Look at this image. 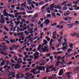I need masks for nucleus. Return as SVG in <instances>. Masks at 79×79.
<instances>
[{"label": "nucleus", "instance_id": "nucleus-1", "mask_svg": "<svg viewBox=\"0 0 79 79\" xmlns=\"http://www.w3.org/2000/svg\"><path fill=\"white\" fill-rule=\"evenodd\" d=\"M44 23L47 26V25H48L50 23V20L48 19H46L44 22Z\"/></svg>", "mask_w": 79, "mask_h": 79}, {"label": "nucleus", "instance_id": "nucleus-2", "mask_svg": "<svg viewBox=\"0 0 79 79\" xmlns=\"http://www.w3.org/2000/svg\"><path fill=\"white\" fill-rule=\"evenodd\" d=\"M63 70H64V69H62L60 70L59 71V73H58L59 76H60L63 74Z\"/></svg>", "mask_w": 79, "mask_h": 79}, {"label": "nucleus", "instance_id": "nucleus-3", "mask_svg": "<svg viewBox=\"0 0 79 79\" xmlns=\"http://www.w3.org/2000/svg\"><path fill=\"white\" fill-rule=\"evenodd\" d=\"M40 71H45V69L44 66H43V67L40 66Z\"/></svg>", "mask_w": 79, "mask_h": 79}, {"label": "nucleus", "instance_id": "nucleus-4", "mask_svg": "<svg viewBox=\"0 0 79 79\" xmlns=\"http://www.w3.org/2000/svg\"><path fill=\"white\" fill-rule=\"evenodd\" d=\"M61 50H62L63 51H64V50H67V48L66 46H63L62 48H60Z\"/></svg>", "mask_w": 79, "mask_h": 79}, {"label": "nucleus", "instance_id": "nucleus-5", "mask_svg": "<svg viewBox=\"0 0 79 79\" xmlns=\"http://www.w3.org/2000/svg\"><path fill=\"white\" fill-rule=\"evenodd\" d=\"M10 42L13 44V43H14V42H16V40L14 39H11L9 40Z\"/></svg>", "mask_w": 79, "mask_h": 79}, {"label": "nucleus", "instance_id": "nucleus-6", "mask_svg": "<svg viewBox=\"0 0 79 79\" xmlns=\"http://www.w3.org/2000/svg\"><path fill=\"white\" fill-rule=\"evenodd\" d=\"M70 11L69 13H64V15L65 16H68V15H70Z\"/></svg>", "mask_w": 79, "mask_h": 79}, {"label": "nucleus", "instance_id": "nucleus-7", "mask_svg": "<svg viewBox=\"0 0 79 79\" xmlns=\"http://www.w3.org/2000/svg\"><path fill=\"white\" fill-rule=\"evenodd\" d=\"M21 68V65H19V66H15L14 67L15 69H19Z\"/></svg>", "mask_w": 79, "mask_h": 79}, {"label": "nucleus", "instance_id": "nucleus-8", "mask_svg": "<svg viewBox=\"0 0 79 79\" xmlns=\"http://www.w3.org/2000/svg\"><path fill=\"white\" fill-rule=\"evenodd\" d=\"M43 42L44 43V44L45 45H47V43H48V41H47L45 39H44L43 40Z\"/></svg>", "mask_w": 79, "mask_h": 79}, {"label": "nucleus", "instance_id": "nucleus-9", "mask_svg": "<svg viewBox=\"0 0 79 79\" xmlns=\"http://www.w3.org/2000/svg\"><path fill=\"white\" fill-rule=\"evenodd\" d=\"M8 49V48L5 47L3 48V51L4 52H6V50Z\"/></svg>", "mask_w": 79, "mask_h": 79}, {"label": "nucleus", "instance_id": "nucleus-10", "mask_svg": "<svg viewBox=\"0 0 79 79\" xmlns=\"http://www.w3.org/2000/svg\"><path fill=\"white\" fill-rule=\"evenodd\" d=\"M51 15L52 16V17H54L56 16V15L55 13H52L51 14Z\"/></svg>", "mask_w": 79, "mask_h": 79}, {"label": "nucleus", "instance_id": "nucleus-11", "mask_svg": "<svg viewBox=\"0 0 79 79\" xmlns=\"http://www.w3.org/2000/svg\"><path fill=\"white\" fill-rule=\"evenodd\" d=\"M10 73H9V74H10L11 76H12V75H15L16 74V73H11V72H9Z\"/></svg>", "mask_w": 79, "mask_h": 79}, {"label": "nucleus", "instance_id": "nucleus-12", "mask_svg": "<svg viewBox=\"0 0 79 79\" xmlns=\"http://www.w3.org/2000/svg\"><path fill=\"white\" fill-rule=\"evenodd\" d=\"M52 37L54 39H56V35H55V34H53Z\"/></svg>", "mask_w": 79, "mask_h": 79}, {"label": "nucleus", "instance_id": "nucleus-13", "mask_svg": "<svg viewBox=\"0 0 79 79\" xmlns=\"http://www.w3.org/2000/svg\"><path fill=\"white\" fill-rule=\"evenodd\" d=\"M4 65H5V63H3L2 62H1L0 66L2 67L3 66H4Z\"/></svg>", "mask_w": 79, "mask_h": 79}, {"label": "nucleus", "instance_id": "nucleus-14", "mask_svg": "<svg viewBox=\"0 0 79 79\" xmlns=\"http://www.w3.org/2000/svg\"><path fill=\"white\" fill-rule=\"evenodd\" d=\"M8 12H5L4 14V16H7V17H8V16H9V15H8Z\"/></svg>", "mask_w": 79, "mask_h": 79}, {"label": "nucleus", "instance_id": "nucleus-15", "mask_svg": "<svg viewBox=\"0 0 79 79\" xmlns=\"http://www.w3.org/2000/svg\"><path fill=\"white\" fill-rule=\"evenodd\" d=\"M56 24H57V23H53L52 24L51 23V26H56Z\"/></svg>", "mask_w": 79, "mask_h": 79}, {"label": "nucleus", "instance_id": "nucleus-16", "mask_svg": "<svg viewBox=\"0 0 79 79\" xmlns=\"http://www.w3.org/2000/svg\"><path fill=\"white\" fill-rule=\"evenodd\" d=\"M41 49L42 50V51H43V53H44V52H45L46 51V49L44 48H41Z\"/></svg>", "mask_w": 79, "mask_h": 79}, {"label": "nucleus", "instance_id": "nucleus-17", "mask_svg": "<svg viewBox=\"0 0 79 79\" xmlns=\"http://www.w3.org/2000/svg\"><path fill=\"white\" fill-rule=\"evenodd\" d=\"M4 29L7 32H8L9 31V29L8 28H6V27H4Z\"/></svg>", "mask_w": 79, "mask_h": 79}, {"label": "nucleus", "instance_id": "nucleus-18", "mask_svg": "<svg viewBox=\"0 0 79 79\" xmlns=\"http://www.w3.org/2000/svg\"><path fill=\"white\" fill-rule=\"evenodd\" d=\"M24 33L25 34V35H28L29 34H30V32L27 33V31H24Z\"/></svg>", "mask_w": 79, "mask_h": 79}, {"label": "nucleus", "instance_id": "nucleus-19", "mask_svg": "<svg viewBox=\"0 0 79 79\" xmlns=\"http://www.w3.org/2000/svg\"><path fill=\"white\" fill-rule=\"evenodd\" d=\"M24 33L25 34V35H28L29 34H30V32L27 33V31H24Z\"/></svg>", "mask_w": 79, "mask_h": 79}, {"label": "nucleus", "instance_id": "nucleus-20", "mask_svg": "<svg viewBox=\"0 0 79 79\" xmlns=\"http://www.w3.org/2000/svg\"><path fill=\"white\" fill-rule=\"evenodd\" d=\"M62 10H63V11H65V10H68V8H67V7H63L62 8Z\"/></svg>", "mask_w": 79, "mask_h": 79}, {"label": "nucleus", "instance_id": "nucleus-21", "mask_svg": "<svg viewBox=\"0 0 79 79\" xmlns=\"http://www.w3.org/2000/svg\"><path fill=\"white\" fill-rule=\"evenodd\" d=\"M44 2L43 1H42L41 2H40L38 3V5H42L43 4H44Z\"/></svg>", "mask_w": 79, "mask_h": 79}, {"label": "nucleus", "instance_id": "nucleus-22", "mask_svg": "<svg viewBox=\"0 0 79 79\" xmlns=\"http://www.w3.org/2000/svg\"><path fill=\"white\" fill-rule=\"evenodd\" d=\"M73 46V43H71L70 44V45H69V47H70V48H73V47H72Z\"/></svg>", "mask_w": 79, "mask_h": 79}, {"label": "nucleus", "instance_id": "nucleus-23", "mask_svg": "<svg viewBox=\"0 0 79 79\" xmlns=\"http://www.w3.org/2000/svg\"><path fill=\"white\" fill-rule=\"evenodd\" d=\"M14 23H15V24L16 26L17 27L18 25H19V23H17V22L16 21H15Z\"/></svg>", "mask_w": 79, "mask_h": 79}, {"label": "nucleus", "instance_id": "nucleus-24", "mask_svg": "<svg viewBox=\"0 0 79 79\" xmlns=\"http://www.w3.org/2000/svg\"><path fill=\"white\" fill-rule=\"evenodd\" d=\"M19 47V45H18L16 46H15L14 47L15 49L16 50V49H18V47Z\"/></svg>", "mask_w": 79, "mask_h": 79}, {"label": "nucleus", "instance_id": "nucleus-25", "mask_svg": "<svg viewBox=\"0 0 79 79\" xmlns=\"http://www.w3.org/2000/svg\"><path fill=\"white\" fill-rule=\"evenodd\" d=\"M71 72H67L66 73V74L68 75V76H69V75H70L69 74H71Z\"/></svg>", "mask_w": 79, "mask_h": 79}, {"label": "nucleus", "instance_id": "nucleus-26", "mask_svg": "<svg viewBox=\"0 0 79 79\" xmlns=\"http://www.w3.org/2000/svg\"><path fill=\"white\" fill-rule=\"evenodd\" d=\"M47 16H48V17H49V18H51V14H48L46 15Z\"/></svg>", "mask_w": 79, "mask_h": 79}, {"label": "nucleus", "instance_id": "nucleus-27", "mask_svg": "<svg viewBox=\"0 0 79 79\" xmlns=\"http://www.w3.org/2000/svg\"><path fill=\"white\" fill-rule=\"evenodd\" d=\"M60 58H61V57L60 56H59L57 58V60L58 61H59V60H60Z\"/></svg>", "mask_w": 79, "mask_h": 79}, {"label": "nucleus", "instance_id": "nucleus-28", "mask_svg": "<svg viewBox=\"0 0 79 79\" xmlns=\"http://www.w3.org/2000/svg\"><path fill=\"white\" fill-rule=\"evenodd\" d=\"M37 68H38V70L40 71V66L39 67L38 65H37Z\"/></svg>", "mask_w": 79, "mask_h": 79}, {"label": "nucleus", "instance_id": "nucleus-29", "mask_svg": "<svg viewBox=\"0 0 79 79\" xmlns=\"http://www.w3.org/2000/svg\"><path fill=\"white\" fill-rule=\"evenodd\" d=\"M72 50L71 49H68L67 52H68V53H69L70 52V51H71Z\"/></svg>", "mask_w": 79, "mask_h": 79}, {"label": "nucleus", "instance_id": "nucleus-30", "mask_svg": "<svg viewBox=\"0 0 79 79\" xmlns=\"http://www.w3.org/2000/svg\"><path fill=\"white\" fill-rule=\"evenodd\" d=\"M31 37V36L30 35L28 36H27L26 38V39H29V38H30Z\"/></svg>", "mask_w": 79, "mask_h": 79}, {"label": "nucleus", "instance_id": "nucleus-31", "mask_svg": "<svg viewBox=\"0 0 79 79\" xmlns=\"http://www.w3.org/2000/svg\"><path fill=\"white\" fill-rule=\"evenodd\" d=\"M35 69H33L31 70V73H34L35 72Z\"/></svg>", "mask_w": 79, "mask_h": 79}, {"label": "nucleus", "instance_id": "nucleus-32", "mask_svg": "<svg viewBox=\"0 0 79 79\" xmlns=\"http://www.w3.org/2000/svg\"><path fill=\"white\" fill-rule=\"evenodd\" d=\"M68 2L67 1H65L61 5H64V4Z\"/></svg>", "mask_w": 79, "mask_h": 79}, {"label": "nucleus", "instance_id": "nucleus-33", "mask_svg": "<svg viewBox=\"0 0 79 79\" xmlns=\"http://www.w3.org/2000/svg\"><path fill=\"white\" fill-rule=\"evenodd\" d=\"M50 53H48L47 54V56H46V57H50Z\"/></svg>", "mask_w": 79, "mask_h": 79}, {"label": "nucleus", "instance_id": "nucleus-34", "mask_svg": "<svg viewBox=\"0 0 79 79\" xmlns=\"http://www.w3.org/2000/svg\"><path fill=\"white\" fill-rule=\"evenodd\" d=\"M53 40L52 39H51V40L50 42H49V44H51V43H52V42H53Z\"/></svg>", "mask_w": 79, "mask_h": 79}, {"label": "nucleus", "instance_id": "nucleus-35", "mask_svg": "<svg viewBox=\"0 0 79 79\" xmlns=\"http://www.w3.org/2000/svg\"><path fill=\"white\" fill-rule=\"evenodd\" d=\"M6 42L7 44H10V41L8 40H6Z\"/></svg>", "mask_w": 79, "mask_h": 79}, {"label": "nucleus", "instance_id": "nucleus-36", "mask_svg": "<svg viewBox=\"0 0 79 79\" xmlns=\"http://www.w3.org/2000/svg\"><path fill=\"white\" fill-rule=\"evenodd\" d=\"M43 26H44V23H42L40 25V27L41 28H42V27H43Z\"/></svg>", "mask_w": 79, "mask_h": 79}, {"label": "nucleus", "instance_id": "nucleus-37", "mask_svg": "<svg viewBox=\"0 0 79 79\" xmlns=\"http://www.w3.org/2000/svg\"><path fill=\"white\" fill-rule=\"evenodd\" d=\"M56 15L57 16H61V14H59V13H57Z\"/></svg>", "mask_w": 79, "mask_h": 79}, {"label": "nucleus", "instance_id": "nucleus-38", "mask_svg": "<svg viewBox=\"0 0 79 79\" xmlns=\"http://www.w3.org/2000/svg\"><path fill=\"white\" fill-rule=\"evenodd\" d=\"M67 17V19L69 20H70L71 19H72V18L71 17Z\"/></svg>", "mask_w": 79, "mask_h": 79}, {"label": "nucleus", "instance_id": "nucleus-39", "mask_svg": "<svg viewBox=\"0 0 79 79\" xmlns=\"http://www.w3.org/2000/svg\"><path fill=\"white\" fill-rule=\"evenodd\" d=\"M0 53L1 54H2V55H4L5 52H2V51H0Z\"/></svg>", "mask_w": 79, "mask_h": 79}, {"label": "nucleus", "instance_id": "nucleus-40", "mask_svg": "<svg viewBox=\"0 0 79 79\" xmlns=\"http://www.w3.org/2000/svg\"><path fill=\"white\" fill-rule=\"evenodd\" d=\"M10 7L11 8H15V6L14 5H11L10 6Z\"/></svg>", "mask_w": 79, "mask_h": 79}, {"label": "nucleus", "instance_id": "nucleus-41", "mask_svg": "<svg viewBox=\"0 0 79 79\" xmlns=\"http://www.w3.org/2000/svg\"><path fill=\"white\" fill-rule=\"evenodd\" d=\"M41 23H42V22L40 21H39L38 24V25H40V24H41Z\"/></svg>", "mask_w": 79, "mask_h": 79}, {"label": "nucleus", "instance_id": "nucleus-42", "mask_svg": "<svg viewBox=\"0 0 79 79\" xmlns=\"http://www.w3.org/2000/svg\"><path fill=\"white\" fill-rule=\"evenodd\" d=\"M7 66L8 65H6L3 67V68L4 69H5V68H7Z\"/></svg>", "mask_w": 79, "mask_h": 79}, {"label": "nucleus", "instance_id": "nucleus-43", "mask_svg": "<svg viewBox=\"0 0 79 79\" xmlns=\"http://www.w3.org/2000/svg\"><path fill=\"white\" fill-rule=\"evenodd\" d=\"M72 61H70L69 62H68L67 64H71V63H72Z\"/></svg>", "mask_w": 79, "mask_h": 79}, {"label": "nucleus", "instance_id": "nucleus-44", "mask_svg": "<svg viewBox=\"0 0 79 79\" xmlns=\"http://www.w3.org/2000/svg\"><path fill=\"white\" fill-rule=\"evenodd\" d=\"M53 66V65H52L49 67H50V68L52 69V68H54V67Z\"/></svg>", "mask_w": 79, "mask_h": 79}, {"label": "nucleus", "instance_id": "nucleus-45", "mask_svg": "<svg viewBox=\"0 0 79 79\" xmlns=\"http://www.w3.org/2000/svg\"><path fill=\"white\" fill-rule=\"evenodd\" d=\"M16 9L17 10H19V9L20 10V9H21V8L20 7H16Z\"/></svg>", "mask_w": 79, "mask_h": 79}, {"label": "nucleus", "instance_id": "nucleus-46", "mask_svg": "<svg viewBox=\"0 0 79 79\" xmlns=\"http://www.w3.org/2000/svg\"><path fill=\"white\" fill-rule=\"evenodd\" d=\"M12 22L13 21L12 20L10 21V24H14Z\"/></svg>", "mask_w": 79, "mask_h": 79}, {"label": "nucleus", "instance_id": "nucleus-47", "mask_svg": "<svg viewBox=\"0 0 79 79\" xmlns=\"http://www.w3.org/2000/svg\"><path fill=\"white\" fill-rule=\"evenodd\" d=\"M32 61V59L31 58L30 59L27 60V61Z\"/></svg>", "mask_w": 79, "mask_h": 79}, {"label": "nucleus", "instance_id": "nucleus-48", "mask_svg": "<svg viewBox=\"0 0 79 79\" xmlns=\"http://www.w3.org/2000/svg\"><path fill=\"white\" fill-rule=\"evenodd\" d=\"M35 5H36V6H39V3H36Z\"/></svg>", "mask_w": 79, "mask_h": 79}, {"label": "nucleus", "instance_id": "nucleus-49", "mask_svg": "<svg viewBox=\"0 0 79 79\" xmlns=\"http://www.w3.org/2000/svg\"><path fill=\"white\" fill-rule=\"evenodd\" d=\"M21 6H25V5H24V3H22L21 4Z\"/></svg>", "mask_w": 79, "mask_h": 79}, {"label": "nucleus", "instance_id": "nucleus-50", "mask_svg": "<svg viewBox=\"0 0 79 79\" xmlns=\"http://www.w3.org/2000/svg\"><path fill=\"white\" fill-rule=\"evenodd\" d=\"M31 6L32 8H34V7H35V6H34V5H33L32 4H31Z\"/></svg>", "mask_w": 79, "mask_h": 79}, {"label": "nucleus", "instance_id": "nucleus-51", "mask_svg": "<svg viewBox=\"0 0 79 79\" xmlns=\"http://www.w3.org/2000/svg\"><path fill=\"white\" fill-rule=\"evenodd\" d=\"M7 68L8 69H10L11 67L10 66H8V65H7Z\"/></svg>", "mask_w": 79, "mask_h": 79}, {"label": "nucleus", "instance_id": "nucleus-52", "mask_svg": "<svg viewBox=\"0 0 79 79\" xmlns=\"http://www.w3.org/2000/svg\"><path fill=\"white\" fill-rule=\"evenodd\" d=\"M38 48H41V47H42V45L40 44V45H39L38 46Z\"/></svg>", "mask_w": 79, "mask_h": 79}, {"label": "nucleus", "instance_id": "nucleus-53", "mask_svg": "<svg viewBox=\"0 0 79 79\" xmlns=\"http://www.w3.org/2000/svg\"><path fill=\"white\" fill-rule=\"evenodd\" d=\"M29 56L30 58H32V59H34V57H33V56Z\"/></svg>", "mask_w": 79, "mask_h": 79}, {"label": "nucleus", "instance_id": "nucleus-54", "mask_svg": "<svg viewBox=\"0 0 79 79\" xmlns=\"http://www.w3.org/2000/svg\"><path fill=\"white\" fill-rule=\"evenodd\" d=\"M75 24H77V23L79 24V22L78 21H77L75 22Z\"/></svg>", "mask_w": 79, "mask_h": 79}, {"label": "nucleus", "instance_id": "nucleus-55", "mask_svg": "<svg viewBox=\"0 0 79 79\" xmlns=\"http://www.w3.org/2000/svg\"><path fill=\"white\" fill-rule=\"evenodd\" d=\"M49 59L50 60H52V59H53V57L52 56H51L50 57Z\"/></svg>", "mask_w": 79, "mask_h": 79}, {"label": "nucleus", "instance_id": "nucleus-56", "mask_svg": "<svg viewBox=\"0 0 79 79\" xmlns=\"http://www.w3.org/2000/svg\"><path fill=\"white\" fill-rule=\"evenodd\" d=\"M5 20H6V21H9V19H8V18H6V19H5Z\"/></svg>", "mask_w": 79, "mask_h": 79}, {"label": "nucleus", "instance_id": "nucleus-57", "mask_svg": "<svg viewBox=\"0 0 79 79\" xmlns=\"http://www.w3.org/2000/svg\"><path fill=\"white\" fill-rule=\"evenodd\" d=\"M23 53L24 54V55H27V52H23Z\"/></svg>", "mask_w": 79, "mask_h": 79}, {"label": "nucleus", "instance_id": "nucleus-58", "mask_svg": "<svg viewBox=\"0 0 79 79\" xmlns=\"http://www.w3.org/2000/svg\"><path fill=\"white\" fill-rule=\"evenodd\" d=\"M45 8V6H43L42 7V8H41V10H43L44 8Z\"/></svg>", "mask_w": 79, "mask_h": 79}, {"label": "nucleus", "instance_id": "nucleus-59", "mask_svg": "<svg viewBox=\"0 0 79 79\" xmlns=\"http://www.w3.org/2000/svg\"><path fill=\"white\" fill-rule=\"evenodd\" d=\"M31 64H32V62H31V61H29L28 62V64H30V65H31Z\"/></svg>", "mask_w": 79, "mask_h": 79}, {"label": "nucleus", "instance_id": "nucleus-60", "mask_svg": "<svg viewBox=\"0 0 79 79\" xmlns=\"http://www.w3.org/2000/svg\"><path fill=\"white\" fill-rule=\"evenodd\" d=\"M22 15H26V12H24L23 14Z\"/></svg>", "mask_w": 79, "mask_h": 79}, {"label": "nucleus", "instance_id": "nucleus-61", "mask_svg": "<svg viewBox=\"0 0 79 79\" xmlns=\"http://www.w3.org/2000/svg\"><path fill=\"white\" fill-rule=\"evenodd\" d=\"M50 60L49 59H46V61L47 62V63H48V61H49V60Z\"/></svg>", "mask_w": 79, "mask_h": 79}, {"label": "nucleus", "instance_id": "nucleus-62", "mask_svg": "<svg viewBox=\"0 0 79 79\" xmlns=\"http://www.w3.org/2000/svg\"><path fill=\"white\" fill-rule=\"evenodd\" d=\"M35 54H36V55H38L39 54V53L38 52H35Z\"/></svg>", "mask_w": 79, "mask_h": 79}, {"label": "nucleus", "instance_id": "nucleus-63", "mask_svg": "<svg viewBox=\"0 0 79 79\" xmlns=\"http://www.w3.org/2000/svg\"><path fill=\"white\" fill-rule=\"evenodd\" d=\"M22 22H23V23H25V22H26V20L24 19H23Z\"/></svg>", "mask_w": 79, "mask_h": 79}, {"label": "nucleus", "instance_id": "nucleus-64", "mask_svg": "<svg viewBox=\"0 0 79 79\" xmlns=\"http://www.w3.org/2000/svg\"><path fill=\"white\" fill-rule=\"evenodd\" d=\"M34 27V24H32L31 25V27Z\"/></svg>", "mask_w": 79, "mask_h": 79}]
</instances>
